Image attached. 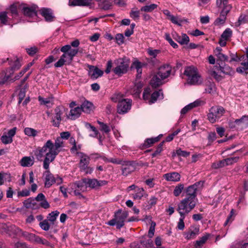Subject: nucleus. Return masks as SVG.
<instances>
[{
    "mask_svg": "<svg viewBox=\"0 0 248 248\" xmlns=\"http://www.w3.org/2000/svg\"><path fill=\"white\" fill-rule=\"evenodd\" d=\"M217 7L222 8L221 12L229 13L232 9L231 5L228 3V0H216Z\"/></svg>",
    "mask_w": 248,
    "mask_h": 248,
    "instance_id": "21",
    "label": "nucleus"
},
{
    "mask_svg": "<svg viewBox=\"0 0 248 248\" xmlns=\"http://www.w3.org/2000/svg\"><path fill=\"white\" fill-rule=\"evenodd\" d=\"M85 126L87 128H90V130L93 132V134H90V137H96L97 136L99 132L94 126L92 125L89 123H86Z\"/></svg>",
    "mask_w": 248,
    "mask_h": 248,
    "instance_id": "54",
    "label": "nucleus"
},
{
    "mask_svg": "<svg viewBox=\"0 0 248 248\" xmlns=\"http://www.w3.org/2000/svg\"><path fill=\"white\" fill-rule=\"evenodd\" d=\"M174 39L182 45H187L189 42V37L185 33L179 35L176 33L173 34Z\"/></svg>",
    "mask_w": 248,
    "mask_h": 248,
    "instance_id": "27",
    "label": "nucleus"
},
{
    "mask_svg": "<svg viewBox=\"0 0 248 248\" xmlns=\"http://www.w3.org/2000/svg\"><path fill=\"white\" fill-rule=\"evenodd\" d=\"M7 61H9V64L10 67L6 69L5 71H3V74L4 75V76L2 79L3 81L2 83L9 80L15 71L18 70L21 66L20 61L19 59L17 57H15L13 59L7 58L6 60L4 61L2 60L0 62V63L1 64Z\"/></svg>",
    "mask_w": 248,
    "mask_h": 248,
    "instance_id": "3",
    "label": "nucleus"
},
{
    "mask_svg": "<svg viewBox=\"0 0 248 248\" xmlns=\"http://www.w3.org/2000/svg\"><path fill=\"white\" fill-rule=\"evenodd\" d=\"M36 201L40 202V205L44 209L49 208L50 205L46 201L45 195L43 193H39L34 198Z\"/></svg>",
    "mask_w": 248,
    "mask_h": 248,
    "instance_id": "26",
    "label": "nucleus"
},
{
    "mask_svg": "<svg viewBox=\"0 0 248 248\" xmlns=\"http://www.w3.org/2000/svg\"><path fill=\"white\" fill-rule=\"evenodd\" d=\"M39 226L42 230L46 231L49 230L50 228V225L48 222V220L46 219L40 222L39 223Z\"/></svg>",
    "mask_w": 248,
    "mask_h": 248,
    "instance_id": "59",
    "label": "nucleus"
},
{
    "mask_svg": "<svg viewBox=\"0 0 248 248\" xmlns=\"http://www.w3.org/2000/svg\"><path fill=\"white\" fill-rule=\"evenodd\" d=\"M163 177L167 181L176 182L180 180L181 175L177 172H172L164 174Z\"/></svg>",
    "mask_w": 248,
    "mask_h": 248,
    "instance_id": "23",
    "label": "nucleus"
},
{
    "mask_svg": "<svg viewBox=\"0 0 248 248\" xmlns=\"http://www.w3.org/2000/svg\"><path fill=\"white\" fill-rule=\"evenodd\" d=\"M80 108H81V111L89 113L93 110V104L89 101H85Z\"/></svg>",
    "mask_w": 248,
    "mask_h": 248,
    "instance_id": "37",
    "label": "nucleus"
},
{
    "mask_svg": "<svg viewBox=\"0 0 248 248\" xmlns=\"http://www.w3.org/2000/svg\"><path fill=\"white\" fill-rule=\"evenodd\" d=\"M238 159L239 157L238 156L229 157L225 159L226 165L227 166L232 165V164L237 162Z\"/></svg>",
    "mask_w": 248,
    "mask_h": 248,
    "instance_id": "61",
    "label": "nucleus"
},
{
    "mask_svg": "<svg viewBox=\"0 0 248 248\" xmlns=\"http://www.w3.org/2000/svg\"><path fill=\"white\" fill-rule=\"evenodd\" d=\"M0 20L1 23L3 25L10 24V21L7 16V13L5 12H0Z\"/></svg>",
    "mask_w": 248,
    "mask_h": 248,
    "instance_id": "49",
    "label": "nucleus"
},
{
    "mask_svg": "<svg viewBox=\"0 0 248 248\" xmlns=\"http://www.w3.org/2000/svg\"><path fill=\"white\" fill-rule=\"evenodd\" d=\"M65 111L66 109L63 107L59 106L55 108L54 114L52 117L51 120V123L54 126L59 127L61 122L62 120V115Z\"/></svg>",
    "mask_w": 248,
    "mask_h": 248,
    "instance_id": "12",
    "label": "nucleus"
},
{
    "mask_svg": "<svg viewBox=\"0 0 248 248\" xmlns=\"http://www.w3.org/2000/svg\"><path fill=\"white\" fill-rule=\"evenodd\" d=\"M216 69L219 70L221 73L227 75L232 76L235 73L232 68L227 64L223 66L219 65L218 67L216 66Z\"/></svg>",
    "mask_w": 248,
    "mask_h": 248,
    "instance_id": "30",
    "label": "nucleus"
},
{
    "mask_svg": "<svg viewBox=\"0 0 248 248\" xmlns=\"http://www.w3.org/2000/svg\"><path fill=\"white\" fill-rule=\"evenodd\" d=\"M21 232V230L14 225H7L5 223H0V232L6 233L11 235L18 234Z\"/></svg>",
    "mask_w": 248,
    "mask_h": 248,
    "instance_id": "13",
    "label": "nucleus"
},
{
    "mask_svg": "<svg viewBox=\"0 0 248 248\" xmlns=\"http://www.w3.org/2000/svg\"><path fill=\"white\" fill-rule=\"evenodd\" d=\"M40 12L41 15L45 18L46 21L47 22L53 21L54 17L50 9L43 8L40 10Z\"/></svg>",
    "mask_w": 248,
    "mask_h": 248,
    "instance_id": "25",
    "label": "nucleus"
},
{
    "mask_svg": "<svg viewBox=\"0 0 248 248\" xmlns=\"http://www.w3.org/2000/svg\"><path fill=\"white\" fill-rule=\"evenodd\" d=\"M92 0H69V5L71 6H88L91 3Z\"/></svg>",
    "mask_w": 248,
    "mask_h": 248,
    "instance_id": "32",
    "label": "nucleus"
},
{
    "mask_svg": "<svg viewBox=\"0 0 248 248\" xmlns=\"http://www.w3.org/2000/svg\"><path fill=\"white\" fill-rule=\"evenodd\" d=\"M34 163V157L33 156H25L23 157L19 163L22 167H30L32 166Z\"/></svg>",
    "mask_w": 248,
    "mask_h": 248,
    "instance_id": "24",
    "label": "nucleus"
},
{
    "mask_svg": "<svg viewBox=\"0 0 248 248\" xmlns=\"http://www.w3.org/2000/svg\"><path fill=\"white\" fill-rule=\"evenodd\" d=\"M216 70H217L216 69V66L213 68L209 70V74L213 77L216 80L219 81L222 80L223 77L218 74V73L217 72Z\"/></svg>",
    "mask_w": 248,
    "mask_h": 248,
    "instance_id": "43",
    "label": "nucleus"
},
{
    "mask_svg": "<svg viewBox=\"0 0 248 248\" xmlns=\"http://www.w3.org/2000/svg\"><path fill=\"white\" fill-rule=\"evenodd\" d=\"M24 206L27 208L36 209L38 207L34 199L29 198L23 202Z\"/></svg>",
    "mask_w": 248,
    "mask_h": 248,
    "instance_id": "36",
    "label": "nucleus"
},
{
    "mask_svg": "<svg viewBox=\"0 0 248 248\" xmlns=\"http://www.w3.org/2000/svg\"><path fill=\"white\" fill-rule=\"evenodd\" d=\"M1 140L4 144H9L13 142V139L8 136L6 134H4L1 136Z\"/></svg>",
    "mask_w": 248,
    "mask_h": 248,
    "instance_id": "63",
    "label": "nucleus"
},
{
    "mask_svg": "<svg viewBox=\"0 0 248 248\" xmlns=\"http://www.w3.org/2000/svg\"><path fill=\"white\" fill-rule=\"evenodd\" d=\"M24 133L28 136L34 137L37 135L38 132L33 128L26 127L24 129Z\"/></svg>",
    "mask_w": 248,
    "mask_h": 248,
    "instance_id": "48",
    "label": "nucleus"
},
{
    "mask_svg": "<svg viewBox=\"0 0 248 248\" xmlns=\"http://www.w3.org/2000/svg\"><path fill=\"white\" fill-rule=\"evenodd\" d=\"M205 102L201 100L198 99L193 103H190L183 108L181 111V115L186 114L189 110L194 108L203 105Z\"/></svg>",
    "mask_w": 248,
    "mask_h": 248,
    "instance_id": "20",
    "label": "nucleus"
},
{
    "mask_svg": "<svg viewBox=\"0 0 248 248\" xmlns=\"http://www.w3.org/2000/svg\"><path fill=\"white\" fill-rule=\"evenodd\" d=\"M196 204V201L185 198L178 204L177 211L180 215L186 216L188 214Z\"/></svg>",
    "mask_w": 248,
    "mask_h": 248,
    "instance_id": "6",
    "label": "nucleus"
},
{
    "mask_svg": "<svg viewBox=\"0 0 248 248\" xmlns=\"http://www.w3.org/2000/svg\"><path fill=\"white\" fill-rule=\"evenodd\" d=\"M130 16L133 18L134 20L137 21L139 20L140 15V12L139 10H135L134 9H132L129 14Z\"/></svg>",
    "mask_w": 248,
    "mask_h": 248,
    "instance_id": "56",
    "label": "nucleus"
},
{
    "mask_svg": "<svg viewBox=\"0 0 248 248\" xmlns=\"http://www.w3.org/2000/svg\"><path fill=\"white\" fill-rule=\"evenodd\" d=\"M36 7L33 6H28L27 4H22L21 8L24 15L28 17L34 18L37 16Z\"/></svg>",
    "mask_w": 248,
    "mask_h": 248,
    "instance_id": "14",
    "label": "nucleus"
},
{
    "mask_svg": "<svg viewBox=\"0 0 248 248\" xmlns=\"http://www.w3.org/2000/svg\"><path fill=\"white\" fill-rule=\"evenodd\" d=\"M17 234L18 235H22L23 236H24L26 239L30 240L33 242V240L34 239L35 234L33 233H31L27 232H23L21 230V232H20Z\"/></svg>",
    "mask_w": 248,
    "mask_h": 248,
    "instance_id": "50",
    "label": "nucleus"
},
{
    "mask_svg": "<svg viewBox=\"0 0 248 248\" xmlns=\"http://www.w3.org/2000/svg\"><path fill=\"white\" fill-rule=\"evenodd\" d=\"M248 22V11L246 14H241L238 18L237 21V25L240 26L241 24Z\"/></svg>",
    "mask_w": 248,
    "mask_h": 248,
    "instance_id": "46",
    "label": "nucleus"
},
{
    "mask_svg": "<svg viewBox=\"0 0 248 248\" xmlns=\"http://www.w3.org/2000/svg\"><path fill=\"white\" fill-rule=\"evenodd\" d=\"M163 79H164L162 78L161 77H159L157 73L156 75H154L151 79L150 84L153 88H155L162 84V81Z\"/></svg>",
    "mask_w": 248,
    "mask_h": 248,
    "instance_id": "35",
    "label": "nucleus"
},
{
    "mask_svg": "<svg viewBox=\"0 0 248 248\" xmlns=\"http://www.w3.org/2000/svg\"><path fill=\"white\" fill-rule=\"evenodd\" d=\"M225 112V109L221 106H213L209 110L207 115L208 119L210 123H215L224 114Z\"/></svg>",
    "mask_w": 248,
    "mask_h": 248,
    "instance_id": "8",
    "label": "nucleus"
},
{
    "mask_svg": "<svg viewBox=\"0 0 248 248\" xmlns=\"http://www.w3.org/2000/svg\"><path fill=\"white\" fill-rule=\"evenodd\" d=\"M116 42L118 45H121L124 43V36L122 33H117L115 37Z\"/></svg>",
    "mask_w": 248,
    "mask_h": 248,
    "instance_id": "62",
    "label": "nucleus"
},
{
    "mask_svg": "<svg viewBox=\"0 0 248 248\" xmlns=\"http://www.w3.org/2000/svg\"><path fill=\"white\" fill-rule=\"evenodd\" d=\"M246 57L247 58V61L242 62L241 65L242 66L237 67L236 68V72L239 73H243L246 71L248 70V47L246 48Z\"/></svg>",
    "mask_w": 248,
    "mask_h": 248,
    "instance_id": "34",
    "label": "nucleus"
},
{
    "mask_svg": "<svg viewBox=\"0 0 248 248\" xmlns=\"http://www.w3.org/2000/svg\"><path fill=\"white\" fill-rule=\"evenodd\" d=\"M228 13L224 12H220L219 16L215 21V25H220L223 24L226 19V16Z\"/></svg>",
    "mask_w": 248,
    "mask_h": 248,
    "instance_id": "40",
    "label": "nucleus"
},
{
    "mask_svg": "<svg viewBox=\"0 0 248 248\" xmlns=\"http://www.w3.org/2000/svg\"><path fill=\"white\" fill-rule=\"evenodd\" d=\"M180 217L177 224V228L180 230H183L185 228L184 219L185 216L180 215Z\"/></svg>",
    "mask_w": 248,
    "mask_h": 248,
    "instance_id": "60",
    "label": "nucleus"
},
{
    "mask_svg": "<svg viewBox=\"0 0 248 248\" xmlns=\"http://www.w3.org/2000/svg\"><path fill=\"white\" fill-rule=\"evenodd\" d=\"M101 2L102 8L104 10L109 9L112 5V2L110 0H103Z\"/></svg>",
    "mask_w": 248,
    "mask_h": 248,
    "instance_id": "64",
    "label": "nucleus"
},
{
    "mask_svg": "<svg viewBox=\"0 0 248 248\" xmlns=\"http://www.w3.org/2000/svg\"><path fill=\"white\" fill-rule=\"evenodd\" d=\"M128 216V212L119 210L114 215V218L108 222V224L113 226L116 225L117 229H120L124 225V221Z\"/></svg>",
    "mask_w": 248,
    "mask_h": 248,
    "instance_id": "5",
    "label": "nucleus"
},
{
    "mask_svg": "<svg viewBox=\"0 0 248 248\" xmlns=\"http://www.w3.org/2000/svg\"><path fill=\"white\" fill-rule=\"evenodd\" d=\"M184 74L186 76L187 83L190 85H199L202 83V79L198 69L194 66L186 67Z\"/></svg>",
    "mask_w": 248,
    "mask_h": 248,
    "instance_id": "4",
    "label": "nucleus"
},
{
    "mask_svg": "<svg viewBox=\"0 0 248 248\" xmlns=\"http://www.w3.org/2000/svg\"><path fill=\"white\" fill-rule=\"evenodd\" d=\"M21 4L18 3H16L11 5L10 7V11L13 17L15 18L18 16L17 10H20L22 11L21 8Z\"/></svg>",
    "mask_w": 248,
    "mask_h": 248,
    "instance_id": "39",
    "label": "nucleus"
},
{
    "mask_svg": "<svg viewBox=\"0 0 248 248\" xmlns=\"http://www.w3.org/2000/svg\"><path fill=\"white\" fill-rule=\"evenodd\" d=\"M222 49L220 47H217L214 50L215 56L217 57V60L221 62L228 61V57L227 55L222 53Z\"/></svg>",
    "mask_w": 248,
    "mask_h": 248,
    "instance_id": "31",
    "label": "nucleus"
},
{
    "mask_svg": "<svg viewBox=\"0 0 248 248\" xmlns=\"http://www.w3.org/2000/svg\"><path fill=\"white\" fill-rule=\"evenodd\" d=\"M158 7V5L156 4H151L150 5H146L140 8V11L145 12H152L154 10L156 9Z\"/></svg>",
    "mask_w": 248,
    "mask_h": 248,
    "instance_id": "45",
    "label": "nucleus"
},
{
    "mask_svg": "<svg viewBox=\"0 0 248 248\" xmlns=\"http://www.w3.org/2000/svg\"><path fill=\"white\" fill-rule=\"evenodd\" d=\"M60 212L57 210L51 212L48 214L47 217V220L52 222V224H54V221L56 220Z\"/></svg>",
    "mask_w": 248,
    "mask_h": 248,
    "instance_id": "47",
    "label": "nucleus"
},
{
    "mask_svg": "<svg viewBox=\"0 0 248 248\" xmlns=\"http://www.w3.org/2000/svg\"><path fill=\"white\" fill-rule=\"evenodd\" d=\"M89 75L92 79H96L103 76V71L101 70L97 67L93 65L89 66Z\"/></svg>",
    "mask_w": 248,
    "mask_h": 248,
    "instance_id": "16",
    "label": "nucleus"
},
{
    "mask_svg": "<svg viewBox=\"0 0 248 248\" xmlns=\"http://www.w3.org/2000/svg\"><path fill=\"white\" fill-rule=\"evenodd\" d=\"M248 127V116H243L237 119V130H242Z\"/></svg>",
    "mask_w": 248,
    "mask_h": 248,
    "instance_id": "28",
    "label": "nucleus"
},
{
    "mask_svg": "<svg viewBox=\"0 0 248 248\" xmlns=\"http://www.w3.org/2000/svg\"><path fill=\"white\" fill-rule=\"evenodd\" d=\"M232 30L230 28H227L221 34V37L228 40L232 36Z\"/></svg>",
    "mask_w": 248,
    "mask_h": 248,
    "instance_id": "55",
    "label": "nucleus"
},
{
    "mask_svg": "<svg viewBox=\"0 0 248 248\" xmlns=\"http://www.w3.org/2000/svg\"><path fill=\"white\" fill-rule=\"evenodd\" d=\"M203 183L199 181L195 183L194 184L189 186L186 189V198L193 200L196 201V193L202 187Z\"/></svg>",
    "mask_w": 248,
    "mask_h": 248,
    "instance_id": "11",
    "label": "nucleus"
},
{
    "mask_svg": "<svg viewBox=\"0 0 248 248\" xmlns=\"http://www.w3.org/2000/svg\"><path fill=\"white\" fill-rule=\"evenodd\" d=\"M97 123L100 125V130L105 133H108L110 131V127L106 124L99 121H97Z\"/></svg>",
    "mask_w": 248,
    "mask_h": 248,
    "instance_id": "53",
    "label": "nucleus"
},
{
    "mask_svg": "<svg viewBox=\"0 0 248 248\" xmlns=\"http://www.w3.org/2000/svg\"><path fill=\"white\" fill-rule=\"evenodd\" d=\"M159 140V138L158 137H155V138L147 139L145 141L144 146L146 148L149 147L154 143L158 141Z\"/></svg>",
    "mask_w": 248,
    "mask_h": 248,
    "instance_id": "52",
    "label": "nucleus"
},
{
    "mask_svg": "<svg viewBox=\"0 0 248 248\" xmlns=\"http://www.w3.org/2000/svg\"><path fill=\"white\" fill-rule=\"evenodd\" d=\"M70 136L69 132H62L60 137L56 138L54 143L50 140H47L43 147L37 149L35 153L37 158L40 160L43 156L45 157L43 164L44 169L48 168L50 163L55 160L64 147L63 140L68 139Z\"/></svg>",
    "mask_w": 248,
    "mask_h": 248,
    "instance_id": "1",
    "label": "nucleus"
},
{
    "mask_svg": "<svg viewBox=\"0 0 248 248\" xmlns=\"http://www.w3.org/2000/svg\"><path fill=\"white\" fill-rule=\"evenodd\" d=\"M78 154L80 157L79 163L80 169L87 174H91L93 171V169L88 166L90 160V157L81 152L78 153Z\"/></svg>",
    "mask_w": 248,
    "mask_h": 248,
    "instance_id": "10",
    "label": "nucleus"
},
{
    "mask_svg": "<svg viewBox=\"0 0 248 248\" xmlns=\"http://www.w3.org/2000/svg\"><path fill=\"white\" fill-rule=\"evenodd\" d=\"M60 51L63 53L59 61L54 64L56 67H61L64 64H70L78 52V48H72L69 45L62 46Z\"/></svg>",
    "mask_w": 248,
    "mask_h": 248,
    "instance_id": "2",
    "label": "nucleus"
},
{
    "mask_svg": "<svg viewBox=\"0 0 248 248\" xmlns=\"http://www.w3.org/2000/svg\"><path fill=\"white\" fill-rule=\"evenodd\" d=\"M210 235L209 233H206L200 238L199 240H197L195 245L196 248H200L201 246L203 245L209 238Z\"/></svg>",
    "mask_w": 248,
    "mask_h": 248,
    "instance_id": "42",
    "label": "nucleus"
},
{
    "mask_svg": "<svg viewBox=\"0 0 248 248\" xmlns=\"http://www.w3.org/2000/svg\"><path fill=\"white\" fill-rule=\"evenodd\" d=\"M111 99L114 102H118L117 105V112L119 114L127 113L131 108L132 100L130 99H124L118 100L114 96L112 97Z\"/></svg>",
    "mask_w": 248,
    "mask_h": 248,
    "instance_id": "9",
    "label": "nucleus"
},
{
    "mask_svg": "<svg viewBox=\"0 0 248 248\" xmlns=\"http://www.w3.org/2000/svg\"><path fill=\"white\" fill-rule=\"evenodd\" d=\"M141 220L144 221L147 224H151L148 231V236L150 238H152L154 235L156 223L152 221V217L151 216H146L143 219H141Z\"/></svg>",
    "mask_w": 248,
    "mask_h": 248,
    "instance_id": "19",
    "label": "nucleus"
},
{
    "mask_svg": "<svg viewBox=\"0 0 248 248\" xmlns=\"http://www.w3.org/2000/svg\"><path fill=\"white\" fill-rule=\"evenodd\" d=\"M85 181L87 187H89L91 188H97L107 184V181L105 180L98 181L96 179L85 178Z\"/></svg>",
    "mask_w": 248,
    "mask_h": 248,
    "instance_id": "15",
    "label": "nucleus"
},
{
    "mask_svg": "<svg viewBox=\"0 0 248 248\" xmlns=\"http://www.w3.org/2000/svg\"><path fill=\"white\" fill-rule=\"evenodd\" d=\"M171 72V67L170 65L166 64L160 66L158 70V75L164 79L170 76Z\"/></svg>",
    "mask_w": 248,
    "mask_h": 248,
    "instance_id": "18",
    "label": "nucleus"
},
{
    "mask_svg": "<svg viewBox=\"0 0 248 248\" xmlns=\"http://www.w3.org/2000/svg\"><path fill=\"white\" fill-rule=\"evenodd\" d=\"M225 161V159H223L222 160L214 162L212 164V167L214 169H218L219 168L223 167L226 166Z\"/></svg>",
    "mask_w": 248,
    "mask_h": 248,
    "instance_id": "58",
    "label": "nucleus"
},
{
    "mask_svg": "<svg viewBox=\"0 0 248 248\" xmlns=\"http://www.w3.org/2000/svg\"><path fill=\"white\" fill-rule=\"evenodd\" d=\"M134 170L133 166L131 164L127 163L125 164V167L122 169V173L124 175H127L129 173L132 172Z\"/></svg>",
    "mask_w": 248,
    "mask_h": 248,
    "instance_id": "44",
    "label": "nucleus"
},
{
    "mask_svg": "<svg viewBox=\"0 0 248 248\" xmlns=\"http://www.w3.org/2000/svg\"><path fill=\"white\" fill-rule=\"evenodd\" d=\"M85 178L83 179L81 181L76 182L74 183V187L76 189H79L81 192L86 190L87 186L85 183Z\"/></svg>",
    "mask_w": 248,
    "mask_h": 248,
    "instance_id": "41",
    "label": "nucleus"
},
{
    "mask_svg": "<svg viewBox=\"0 0 248 248\" xmlns=\"http://www.w3.org/2000/svg\"><path fill=\"white\" fill-rule=\"evenodd\" d=\"M116 67L113 69V72L118 76L125 74L128 69L129 62L125 58H119L114 61Z\"/></svg>",
    "mask_w": 248,
    "mask_h": 248,
    "instance_id": "7",
    "label": "nucleus"
},
{
    "mask_svg": "<svg viewBox=\"0 0 248 248\" xmlns=\"http://www.w3.org/2000/svg\"><path fill=\"white\" fill-rule=\"evenodd\" d=\"M184 185L182 184H179L177 185L173 190V194L175 196L178 197L180 194L182 193V191L184 190Z\"/></svg>",
    "mask_w": 248,
    "mask_h": 248,
    "instance_id": "51",
    "label": "nucleus"
},
{
    "mask_svg": "<svg viewBox=\"0 0 248 248\" xmlns=\"http://www.w3.org/2000/svg\"><path fill=\"white\" fill-rule=\"evenodd\" d=\"M200 228L198 226L190 227L188 231L185 233V238L187 239H194L199 234Z\"/></svg>",
    "mask_w": 248,
    "mask_h": 248,
    "instance_id": "22",
    "label": "nucleus"
},
{
    "mask_svg": "<svg viewBox=\"0 0 248 248\" xmlns=\"http://www.w3.org/2000/svg\"><path fill=\"white\" fill-rule=\"evenodd\" d=\"M49 168V166L48 167ZM43 176L45 177V185L46 187H50L55 182V179L53 174L50 172L49 168L45 169Z\"/></svg>",
    "mask_w": 248,
    "mask_h": 248,
    "instance_id": "17",
    "label": "nucleus"
},
{
    "mask_svg": "<svg viewBox=\"0 0 248 248\" xmlns=\"http://www.w3.org/2000/svg\"><path fill=\"white\" fill-rule=\"evenodd\" d=\"M38 100L41 105H45L48 108H51L54 104V98L52 96L46 98H44L39 96L38 97Z\"/></svg>",
    "mask_w": 248,
    "mask_h": 248,
    "instance_id": "29",
    "label": "nucleus"
},
{
    "mask_svg": "<svg viewBox=\"0 0 248 248\" xmlns=\"http://www.w3.org/2000/svg\"><path fill=\"white\" fill-rule=\"evenodd\" d=\"M81 112V108L79 107H76L70 110V113L67 117L71 120H75L79 117Z\"/></svg>",
    "mask_w": 248,
    "mask_h": 248,
    "instance_id": "33",
    "label": "nucleus"
},
{
    "mask_svg": "<svg viewBox=\"0 0 248 248\" xmlns=\"http://www.w3.org/2000/svg\"><path fill=\"white\" fill-rule=\"evenodd\" d=\"M33 242H35L38 244H41L45 245H48L49 244V242L46 240L43 239L36 235Z\"/></svg>",
    "mask_w": 248,
    "mask_h": 248,
    "instance_id": "57",
    "label": "nucleus"
},
{
    "mask_svg": "<svg viewBox=\"0 0 248 248\" xmlns=\"http://www.w3.org/2000/svg\"><path fill=\"white\" fill-rule=\"evenodd\" d=\"M163 92L162 90H159L158 91H155L151 95V98L149 100V104H152L155 103L157 99H162Z\"/></svg>",
    "mask_w": 248,
    "mask_h": 248,
    "instance_id": "38",
    "label": "nucleus"
}]
</instances>
